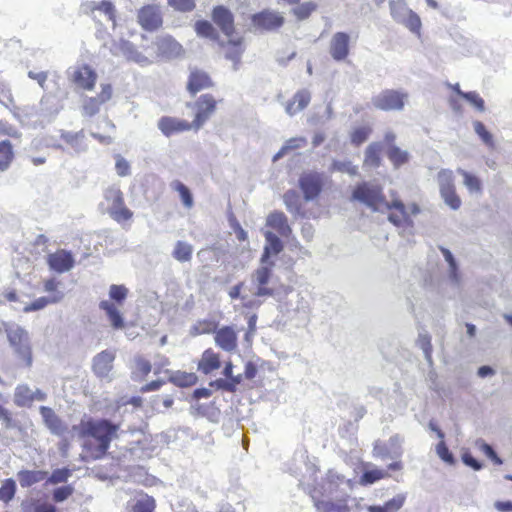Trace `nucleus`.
<instances>
[{
  "instance_id": "obj_1",
  "label": "nucleus",
  "mask_w": 512,
  "mask_h": 512,
  "mask_svg": "<svg viewBox=\"0 0 512 512\" xmlns=\"http://www.w3.org/2000/svg\"><path fill=\"white\" fill-rule=\"evenodd\" d=\"M72 429L81 441L82 459L96 461L107 455L120 426L104 418L83 417Z\"/></svg>"
},
{
  "instance_id": "obj_2",
  "label": "nucleus",
  "mask_w": 512,
  "mask_h": 512,
  "mask_svg": "<svg viewBox=\"0 0 512 512\" xmlns=\"http://www.w3.org/2000/svg\"><path fill=\"white\" fill-rule=\"evenodd\" d=\"M3 328L14 352L22 360L25 367H30L33 357L28 332L21 326L8 322H3Z\"/></svg>"
},
{
  "instance_id": "obj_3",
  "label": "nucleus",
  "mask_w": 512,
  "mask_h": 512,
  "mask_svg": "<svg viewBox=\"0 0 512 512\" xmlns=\"http://www.w3.org/2000/svg\"><path fill=\"white\" fill-rule=\"evenodd\" d=\"M351 200L363 203L373 211H381L387 202L382 187L366 181L354 187Z\"/></svg>"
},
{
  "instance_id": "obj_4",
  "label": "nucleus",
  "mask_w": 512,
  "mask_h": 512,
  "mask_svg": "<svg viewBox=\"0 0 512 512\" xmlns=\"http://www.w3.org/2000/svg\"><path fill=\"white\" fill-rule=\"evenodd\" d=\"M383 208L389 210L388 220L397 227L413 226L412 216L420 213L417 203L405 205L399 198H393L391 202L387 201Z\"/></svg>"
},
{
  "instance_id": "obj_5",
  "label": "nucleus",
  "mask_w": 512,
  "mask_h": 512,
  "mask_svg": "<svg viewBox=\"0 0 512 512\" xmlns=\"http://www.w3.org/2000/svg\"><path fill=\"white\" fill-rule=\"evenodd\" d=\"M218 101L212 94L206 93L196 99L191 104L188 103V107H193L195 115L191 121L194 126V131H198L216 112Z\"/></svg>"
},
{
  "instance_id": "obj_6",
  "label": "nucleus",
  "mask_w": 512,
  "mask_h": 512,
  "mask_svg": "<svg viewBox=\"0 0 512 512\" xmlns=\"http://www.w3.org/2000/svg\"><path fill=\"white\" fill-rule=\"evenodd\" d=\"M408 94L394 89H385L372 98L373 106L382 111H400L404 108Z\"/></svg>"
},
{
  "instance_id": "obj_7",
  "label": "nucleus",
  "mask_w": 512,
  "mask_h": 512,
  "mask_svg": "<svg viewBox=\"0 0 512 512\" xmlns=\"http://www.w3.org/2000/svg\"><path fill=\"white\" fill-rule=\"evenodd\" d=\"M437 179L444 202L451 209L458 210L461 206V199L456 193L453 172L448 169H442L438 172Z\"/></svg>"
},
{
  "instance_id": "obj_8",
  "label": "nucleus",
  "mask_w": 512,
  "mask_h": 512,
  "mask_svg": "<svg viewBox=\"0 0 512 512\" xmlns=\"http://www.w3.org/2000/svg\"><path fill=\"white\" fill-rule=\"evenodd\" d=\"M298 185L305 201L315 200L323 190V174L316 171L303 172L299 177Z\"/></svg>"
},
{
  "instance_id": "obj_9",
  "label": "nucleus",
  "mask_w": 512,
  "mask_h": 512,
  "mask_svg": "<svg viewBox=\"0 0 512 512\" xmlns=\"http://www.w3.org/2000/svg\"><path fill=\"white\" fill-rule=\"evenodd\" d=\"M113 96V88L111 84H101V90L96 96L85 97L82 101L81 112L85 117H93L97 115L101 107L109 102Z\"/></svg>"
},
{
  "instance_id": "obj_10",
  "label": "nucleus",
  "mask_w": 512,
  "mask_h": 512,
  "mask_svg": "<svg viewBox=\"0 0 512 512\" xmlns=\"http://www.w3.org/2000/svg\"><path fill=\"white\" fill-rule=\"evenodd\" d=\"M137 20L146 31H155L163 24L160 7L156 4L144 5L138 10Z\"/></svg>"
},
{
  "instance_id": "obj_11",
  "label": "nucleus",
  "mask_w": 512,
  "mask_h": 512,
  "mask_svg": "<svg viewBox=\"0 0 512 512\" xmlns=\"http://www.w3.org/2000/svg\"><path fill=\"white\" fill-rule=\"evenodd\" d=\"M251 20L256 28L265 31L278 30L285 23L284 17L279 12L269 9L253 14Z\"/></svg>"
},
{
  "instance_id": "obj_12",
  "label": "nucleus",
  "mask_w": 512,
  "mask_h": 512,
  "mask_svg": "<svg viewBox=\"0 0 512 512\" xmlns=\"http://www.w3.org/2000/svg\"><path fill=\"white\" fill-rule=\"evenodd\" d=\"M98 79L96 71L88 64H82L73 70L70 80L78 88L84 91H92Z\"/></svg>"
},
{
  "instance_id": "obj_13",
  "label": "nucleus",
  "mask_w": 512,
  "mask_h": 512,
  "mask_svg": "<svg viewBox=\"0 0 512 512\" xmlns=\"http://www.w3.org/2000/svg\"><path fill=\"white\" fill-rule=\"evenodd\" d=\"M213 86V79L208 72L197 67L190 69L186 83V89L190 95L194 96L198 92L210 89Z\"/></svg>"
},
{
  "instance_id": "obj_14",
  "label": "nucleus",
  "mask_w": 512,
  "mask_h": 512,
  "mask_svg": "<svg viewBox=\"0 0 512 512\" xmlns=\"http://www.w3.org/2000/svg\"><path fill=\"white\" fill-rule=\"evenodd\" d=\"M214 24L225 34L230 37L235 32L234 15L227 7L223 5L215 6L211 13Z\"/></svg>"
},
{
  "instance_id": "obj_15",
  "label": "nucleus",
  "mask_w": 512,
  "mask_h": 512,
  "mask_svg": "<svg viewBox=\"0 0 512 512\" xmlns=\"http://www.w3.org/2000/svg\"><path fill=\"white\" fill-rule=\"evenodd\" d=\"M158 129L162 132L166 137H171L172 135L194 130V126L192 122H188L187 120L178 119L176 117L171 116H163L158 120Z\"/></svg>"
},
{
  "instance_id": "obj_16",
  "label": "nucleus",
  "mask_w": 512,
  "mask_h": 512,
  "mask_svg": "<svg viewBox=\"0 0 512 512\" xmlns=\"http://www.w3.org/2000/svg\"><path fill=\"white\" fill-rule=\"evenodd\" d=\"M272 267L273 263H270L269 266H261L257 268L253 273V282L257 286V290L255 292L256 296L263 297L272 296L274 294V289L268 286L272 278Z\"/></svg>"
},
{
  "instance_id": "obj_17",
  "label": "nucleus",
  "mask_w": 512,
  "mask_h": 512,
  "mask_svg": "<svg viewBox=\"0 0 512 512\" xmlns=\"http://www.w3.org/2000/svg\"><path fill=\"white\" fill-rule=\"evenodd\" d=\"M39 412L43 419L44 425L52 434L59 437L64 436L68 430V427L51 407L40 406Z\"/></svg>"
},
{
  "instance_id": "obj_18",
  "label": "nucleus",
  "mask_w": 512,
  "mask_h": 512,
  "mask_svg": "<svg viewBox=\"0 0 512 512\" xmlns=\"http://www.w3.org/2000/svg\"><path fill=\"white\" fill-rule=\"evenodd\" d=\"M154 44L158 54L163 58L172 59L184 54L182 45L170 35L158 37Z\"/></svg>"
},
{
  "instance_id": "obj_19",
  "label": "nucleus",
  "mask_w": 512,
  "mask_h": 512,
  "mask_svg": "<svg viewBox=\"0 0 512 512\" xmlns=\"http://www.w3.org/2000/svg\"><path fill=\"white\" fill-rule=\"evenodd\" d=\"M350 37L345 32H336L330 41L329 52L335 61H344L350 52Z\"/></svg>"
},
{
  "instance_id": "obj_20",
  "label": "nucleus",
  "mask_w": 512,
  "mask_h": 512,
  "mask_svg": "<svg viewBox=\"0 0 512 512\" xmlns=\"http://www.w3.org/2000/svg\"><path fill=\"white\" fill-rule=\"evenodd\" d=\"M215 344L226 352H232L238 346V334L232 326H223L215 332Z\"/></svg>"
},
{
  "instance_id": "obj_21",
  "label": "nucleus",
  "mask_w": 512,
  "mask_h": 512,
  "mask_svg": "<svg viewBox=\"0 0 512 512\" xmlns=\"http://www.w3.org/2000/svg\"><path fill=\"white\" fill-rule=\"evenodd\" d=\"M115 353L110 350H104L93 358L92 370L99 378H106L113 369Z\"/></svg>"
},
{
  "instance_id": "obj_22",
  "label": "nucleus",
  "mask_w": 512,
  "mask_h": 512,
  "mask_svg": "<svg viewBox=\"0 0 512 512\" xmlns=\"http://www.w3.org/2000/svg\"><path fill=\"white\" fill-rule=\"evenodd\" d=\"M58 148L62 150L71 149L79 152L85 147V133L83 130L78 132L62 130L59 135Z\"/></svg>"
},
{
  "instance_id": "obj_23",
  "label": "nucleus",
  "mask_w": 512,
  "mask_h": 512,
  "mask_svg": "<svg viewBox=\"0 0 512 512\" xmlns=\"http://www.w3.org/2000/svg\"><path fill=\"white\" fill-rule=\"evenodd\" d=\"M47 263L52 270L58 273H63L69 271L73 267L74 258L71 252L59 249L48 255Z\"/></svg>"
},
{
  "instance_id": "obj_24",
  "label": "nucleus",
  "mask_w": 512,
  "mask_h": 512,
  "mask_svg": "<svg viewBox=\"0 0 512 512\" xmlns=\"http://www.w3.org/2000/svg\"><path fill=\"white\" fill-rule=\"evenodd\" d=\"M221 367L220 354L212 348L204 350L198 361L197 368L204 375H209Z\"/></svg>"
},
{
  "instance_id": "obj_25",
  "label": "nucleus",
  "mask_w": 512,
  "mask_h": 512,
  "mask_svg": "<svg viewBox=\"0 0 512 512\" xmlns=\"http://www.w3.org/2000/svg\"><path fill=\"white\" fill-rule=\"evenodd\" d=\"M85 9L86 13L92 17H95L96 11L103 13L112 22L113 27L116 26V8L111 1L89 2L86 4Z\"/></svg>"
},
{
  "instance_id": "obj_26",
  "label": "nucleus",
  "mask_w": 512,
  "mask_h": 512,
  "mask_svg": "<svg viewBox=\"0 0 512 512\" xmlns=\"http://www.w3.org/2000/svg\"><path fill=\"white\" fill-rule=\"evenodd\" d=\"M283 201L287 210L294 216L307 217V212L303 207V199L295 190H288L283 195Z\"/></svg>"
},
{
  "instance_id": "obj_27",
  "label": "nucleus",
  "mask_w": 512,
  "mask_h": 512,
  "mask_svg": "<svg viewBox=\"0 0 512 512\" xmlns=\"http://www.w3.org/2000/svg\"><path fill=\"white\" fill-rule=\"evenodd\" d=\"M267 226L275 230L281 236L287 237L291 234L286 215L281 211H274L267 217Z\"/></svg>"
},
{
  "instance_id": "obj_28",
  "label": "nucleus",
  "mask_w": 512,
  "mask_h": 512,
  "mask_svg": "<svg viewBox=\"0 0 512 512\" xmlns=\"http://www.w3.org/2000/svg\"><path fill=\"white\" fill-rule=\"evenodd\" d=\"M311 95L308 90H300L295 93L293 98L289 100L285 106V110L289 115H295L299 111L305 109L310 103Z\"/></svg>"
},
{
  "instance_id": "obj_29",
  "label": "nucleus",
  "mask_w": 512,
  "mask_h": 512,
  "mask_svg": "<svg viewBox=\"0 0 512 512\" xmlns=\"http://www.w3.org/2000/svg\"><path fill=\"white\" fill-rule=\"evenodd\" d=\"M48 473L44 470H28L18 471L17 478L22 488H28L43 481Z\"/></svg>"
},
{
  "instance_id": "obj_30",
  "label": "nucleus",
  "mask_w": 512,
  "mask_h": 512,
  "mask_svg": "<svg viewBox=\"0 0 512 512\" xmlns=\"http://www.w3.org/2000/svg\"><path fill=\"white\" fill-rule=\"evenodd\" d=\"M382 145L379 142L370 143L366 150L363 165L368 168H378L382 163Z\"/></svg>"
},
{
  "instance_id": "obj_31",
  "label": "nucleus",
  "mask_w": 512,
  "mask_h": 512,
  "mask_svg": "<svg viewBox=\"0 0 512 512\" xmlns=\"http://www.w3.org/2000/svg\"><path fill=\"white\" fill-rule=\"evenodd\" d=\"M108 215L118 224L124 225L130 222L133 218V211H131L125 204V199L122 204L107 207Z\"/></svg>"
},
{
  "instance_id": "obj_32",
  "label": "nucleus",
  "mask_w": 512,
  "mask_h": 512,
  "mask_svg": "<svg viewBox=\"0 0 512 512\" xmlns=\"http://www.w3.org/2000/svg\"><path fill=\"white\" fill-rule=\"evenodd\" d=\"M14 403L18 407H31L33 404V391L27 384H20L14 391Z\"/></svg>"
},
{
  "instance_id": "obj_33",
  "label": "nucleus",
  "mask_w": 512,
  "mask_h": 512,
  "mask_svg": "<svg viewBox=\"0 0 512 512\" xmlns=\"http://www.w3.org/2000/svg\"><path fill=\"white\" fill-rule=\"evenodd\" d=\"M265 237L267 240V245L264 248V253L261 258L262 263L266 262L271 254L276 255L283 249L281 240L274 233L266 232Z\"/></svg>"
},
{
  "instance_id": "obj_34",
  "label": "nucleus",
  "mask_w": 512,
  "mask_h": 512,
  "mask_svg": "<svg viewBox=\"0 0 512 512\" xmlns=\"http://www.w3.org/2000/svg\"><path fill=\"white\" fill-rule=\"evenodd\" d=\"M14 160L13 145L9 140L0 141V171L7 170Z\"/></svg>"
},
{
  "instance_id": "obj_35",
  "label": "nucleus",
  "mask_w": 512,
  "mask_h": 512,
  "mask_svg": "<svg viewBox=\"0 0 512 512\" xmlns=\"http://www.w3.org/2000/svg\"><path fill=\"white\" fill-rule=\"evenodd\" d=\"M99 306L102 310H104L107 313L113 328L121 329L124 327V321L122 319V316L114 304L108 301H101Z\"/></svg>"
},
{
  "instance_id": "obj_36",
  "label": "nucleus",
  "mask_w": 512,
  "mask_h": 512,
  "mask_svg": "<svg viewBox=\"0 0 512 512\" xmlns=\"http://www.w3.org/2000/svg\"><path fill=\"white\" fill-rule=\"evenodd\" d=\"M60 301H61V295L60 294L50 295L48 297H39L36 300H34L33 302L27 304L23 308V311L25 313H29V312H33V311H38V310H41V309L45 308L48 304L58 303Z\"/></svg>"
},
{
  "instance_id": "obj_37",
  "label": "nucleus",
  "mask_w": 512,
  "mask_h": 512,
  "mask_svg": "<svg viewBox=\"0 0 512 512\" xmlns=\"http://www.w3.org/2000/svg\"><path fill=\"white\" fill-rule=\"evenodd\" d=\"M387 157L395 168H399L409 160L408 152L394 145L390 146L387 150Z\"/></svg>"
},
{
  "instance_id": "obj_38",
  "label": "nucleus",
  "mask_w": 512,
  "mask_h": 512,
  "mask_svg": "<svg viewBox=\"0 0 512 512\" xmlns=\"http://www.w3.org/2000/svg\"><path fill=\"white\" fill-rule=\"evenodd\" d=\"M193 254V247L191 244L178 241L175 244L174 250H173V257L178 260L179 262H187L190 261Z\"/></svg>"
},
{
  "instance_id": "obj_39",
  "label": "nucleus",
  "mask_w": 512,
  "mask_h": 512,
  "mask_svg": "<svg viewBox=\"0 0 512 512\" xmlns=\"http://www.w3.org/2000/svg\"><path fill=\"white\" fill-rule=\"evenodd\" d=\"M104 200L107 203V207L122 204L124 194L120 187L116 185L109 186L104 190Z\"/></svg>"
},
{
  "instance_id": "obj_40",
  "label": "nucleus",
  "mask_w": 512,
  "mask_h": 512,
  "mask_svg": "<svg viewBox=\"0 0 512 512\" xmlns=\"http://www.w3.org/2000/svg\"><path fill=\"white\" fill-rule=\"evenodd\" d=\"M156 509L155 499L146 494L141 493V497L133 505V512H154Z\"/></svg>"
},
{
  "instance_id": "obj_41",
  "label": "nucleus",
  "mask_w": 512,
  "mask_h": 512,
  "mask_svg": "<svg viewBox=\"0 0 512 512\" xmlns=\"http://www.w3.org/2000/svg\"><path fill=\"white\" fill-rule=\"evenodd\" d=\"M243 379L244 374L232 375L228 380L217 379L215 382L211 383V385H215L218 389L233 393L236 391L237 386L242 383Z\"/></svg>"
},
{
  "instance_id": "obj_42",
  "label": "nucleus",
  "mask_w": 512,
  "mask_h": 512,
  "mask_svg": "<svg viewBox=\"0 0 512 512\" xmlns=\"http://www.w3.org/2000/svg\"><path fill=\"white\" fill-rule=\"evenodd\" d=\"M16 482L12 478L5 479L0 487V501L8 504L16 494Z\"/></svg>"
},
{
  "instance_id": "obj_43",
  "label": "nucleus",
  "mask_w": 512,
  "mask_h": 512,
  "mask_svg": "<svg viewBox=\"0 0 512 512\" xmlns=\"http://www.w3.org/2000/svg\"><path fill=\"white\" fill-rule=\"evenodd\" d=\"M372 133V128L368 125L354 128L350 133V141L354 146L363 144Z\"/></svg>"
},
{
  "instance_id": "obj_44",
  "label": "nucleus",
  "mask_w": 512,
  "mask_h": 512,
  "mask_svg": "<svg viewBox=\"0 0 512 512\" xmlns=\"http://www.w3.org/2000/svg\"><path fill=\"white\" fill-rule=\"evenodd\" d=\"M195 30L198 35L217 40L219 35L213 25L207 20H199L195 23Z\"/></svg>"
},
{
  "instance_id": "obj_45",
  "label": "nucleus",
  "mask_w": 512,
  "mask_h": 512,
  "mask_svg": "<svg viewBox=\"0 0 512 512\" xmlns=\"http://www.w3.org/2000/svg\"><path fill=\"white\" fill-rule=\"evenodd\" d=\"M171 187L179 193L183 205L190 209L193 206V197L189 188L178 180L174 181Z\"/></svg>"
},
{
  "instance_id": "obj_46",
  "label": "nucleus",
  "mask_w": 512,
  "mask_h": 512,
  "mask_svg": "<svg viewBox=\"0 0 512 512\" xmlns=\"http://www.w3.org/2000/svg\"><path fill=\"white\" fill-rule=\"evenodd\" d=\"M228 51L226 52V58L233 61L235 64L240 62V58L243 52L242 39L236 41L230 40L227 43Z\"/></svg>"
},
{
  "instance_id": "obj_47",
  "label": "nucleus",
  "mask_w": 512,
  "mask_h": 512,
  "mask_svg": "<svg viewBox=\"0 0 512 512\" xmlns=\"http://www.w3.org/2000/svg\"><path fill=\"white\" fill-rule=\"evenodd\" d=\"M317 9V4L314 2H304L299 4L295 8L292 9V13L298 20L307 19L315 10Z\"/></svg>"
},
{
  "instance_id": "obj_48",
  "label": "nucleus",
  "mask_w": 512,
  "mask_h": 512,
  "mask_svg": "<svg viewBox=\"0 0 512 512\" xmlns=\"http://www.w3.org/2000/svg\"><path fill=\"white\" fill-rule=\"evenodd\" d=\"M71 475V469L67 467L58 468L52 471L51 475L47 479V483L52 485L65 483L67 482Z\"/></svg>"
},
{
  "instance_id": "obj_49",
  "label": "nucleus",
  "mask_w": 512,
  "mask_h": 512,
  "mask_svg": "<svg viewBox=\"0 0 512 512\" xmlns=\"http://www.w3.org/2000/svg\"><path fill=\"white\" fill-rule=\"evenodd\" d=\"M389 474L381 469H372L365 471L363 475L361 476V483L362 484H373L376 481H379L381 479H384L388 477Z\"/></svg>"
},
{
  "instance_id": "obj_50",
  "label": "nucleus",
  "mask_w": 512,
  "mask_h": 512,
  "mask_svg": "<svg viewBox=\"0 0 512 512\" xmlns=\"http://www.w3.org/2000/svg\"><path fill=\"white\" fill-rule=\"evenodd\" d=\"M458 96H460L461 98L470 102L472 105L475 106V108L478 111H480V112L484 111V109H485L484 100L480 97V95L477 92L458 91Z\"/></svg>"
},
{
  "instance_id": "obj_51",
  "label": "nucleus",
  "mask_w": 512,
  "mask_h": 512,
  "mask_svg": "<svg viewBox=\"0 0 512 512\" xmlns=\"http://www.w3.org/2000/svg\"><path fill=\"white\" fill-rule=\"evenodd\" d=\"M194 330L196 334L199 335L211 333L215 335V332L217 331V323L209 319L200 320L195 324Z\"/></svg>"
},
{
  "instance_id": "obj_52",
  "label": "nucleus",
  "mask_w": 512,
  "mask_h": 512,
  "mask_svg": "<svg viewBox=\"0 0 512 512\" xmlns=\"http://www.w3.org/2000/svg\"><path fill=\"white\" fill-rule=\"evenodd\" d=\"M464 179V184L470 192L479 193L482 190V184L478 177L466 171H460Z\"/></svg>"
},
{
  "instance_id": "obj_53",
  "label": "nucleus",
  "mask_w": 512,
  "mask_h": 512,
  "mask_svg": "<svg viewBox=\"0 0 512 512\" xmlns=\"http://www.w3.org/2000/svg\"><path fill=\"white\" fill-rule=\"evenodd\" d=\"M152 365L149 360L142 356L135 358V373L142 379L146 378L151 372Z\"/></svg>"
},
{
  "instance_id": "obj_54",
  "label": "nucleus",
  "mask_w": 512,
  "mask_h": 512,
  "mask_svg": "<svg viewBox=\"0 0 512 512\" xmlns=\"http://www.w3.org/2000/svg\"><path fill=\"white\" fill-rule=\"evenodd\" d=\"M74 493L72 485H64L57 487L53 490L52 499L54 502L59 503L67 500Z\"/></svg>"
},
{
  "instance_id": "obj_55",
  "label": "nucleus",
  "mask_w": 512,
  "mask_h": 512,
  "mask_svg": "<svg viewBox=\"0 0 512 512\" xmlns=\"http://www.w3.org/2000/svg\"><path fill=\"white\" fill-rule=\"evenodd\" d=\"M167 3L174 10L179 12H191L196 7L194 0H167Z\"/></svg>"
},
{
  "instance_id": "obj_56",
  "label": "nucleus",
  "mask_w": 512,
  "mask_h": 512,
  "mask_svg": "<svg viewBox=\"0 0 512 512\" xmlns=\"http://www.w3.org/2000/svg\"><path fill=\"white\" fill-rule=\"evenodd\" d=\"M474 130L477 135L481 138V140L488 146H494L493 136L486 129L485 125L480 121L474 122Z\"/></svg>"
},
{
  "instance_id": "obj_57",
  "label": "nucleus",
  "mask_w": 512,
  "mask_h": 512,
  "mask_svg": "<svg viewBox=\"0 0 512 512\" xmlns=\"http://www.w3.org/2000/svg\"><path fill=\"white\" fill-rule=\"evenodd\" d=\"M128 289L124 285L113 284L109 289V296L117 303L121 304L127 297Z\"/></svg>"
},
{
  "instance_id": "obj_58",
  "label": "nucleus",
  "mask_w": 512,
  "mask_h": 512,
  "mask_svg": "<svg viewBox=\"0 0 512 512\" xmlns=\"http://www.w3.org/2000/svg\"><path fill=\"white\" fill-rule=\"evenodd\" d=\"M173 381L181 387H188L196 384L197 376L194 373H180L173 377Z\"/></svg>"
},
{
  "instance_id": "obj_59",
  "label": "nucleus",
  "mask_w": 512,
  "mask_h": 512,
  "mask_svg": "<svg viewBox=\"0 0 512 512\" xmlns=\"http://www.w3.org/2000/svg\"><path fill=\"white\" fill-rule=\"evenodd\" d=\"M330 171H339V172H346L351 175H354L357 173V168L351 164L349 161H333L330 166Z\"/></svg>"
},
{
  "instance_id": "obj_60",
  "label": "nucleus",
  "mask_w": 512,
  "mask_h": 512,
  "mask_svg": "<svg viewBox=\"0 0 512 512\" xmlns=\"http://www.w3.org/2000/svg\"><path fill=\"white\" fill-rule=\"evenodd\" d=\"M480 450L489 458L492 460V462L495 465H501L503 463L502 459L497 455V453L494 451L492 446L485 442H480L478 444Z\"/></svg>"
},
{
  "instance_id": "obj_61",
  "label": "nucleus",
  "mask_w": 512,
  "mask_h": 512,
  "mask_svg": "<svg viewBox=\"0 0 512 512\" xmlns=\"http://www.w3.org/2000/svg\"><path fill=\"white\" fill-rule=\"evenodd\" d=\"M59 286H60V281L56 280L55 278H49L44 281V290L47 293H50V295L60 294L61 300H62L64 297V294H63V292H61L59 290Z\"/></svg>"
},
{
  "instance_id": "obj_62",
  "label": "nucleus",
  "mask_w": 512,
  "mask_h": 512,
  "mask_svg": "<svg viewBox=\"0 0 512 512\" xmlns=\"http://www.w3.org/2000/svg\"><path fill=\"white\" fill-rule=\"evenodd\" d=\"M436 450H437V454L438 456L445 462L447 463H453L454 462V458H453V455L452 453L449 451L447 445L445 444L444 441H441L437 444V447H436Z\"/></svg>"
},
{
  "instance_id": "obj_63",
  "label": "nucleus",
  "mask_w": 512,
  "mask_h": 512,
  "mask_svg": "<svg viewBox=\"0 0 512 512\" xmlns=\"http://www.w3.org/2000/svg\"><path fill=\"white\" fill-rule=\"evenodd\" d=\"M116 172L119 176L124 177L130 174V164L123 157H118L115 164Z\"/></svg>"
},
{
  "instance_id": "obj_64",
  "label": "nucleus",
  "mask_w": 512,
  "mask_h": 512,
  "mask_svg": "<svg viewBox=\"0 0 512 512\" xmlns=\"http://www.w3.org/2000/svg\"><path fill=\"white\" fill-rule=\"evenodd\" d=\"M324 512H348L346 504H337L331 501L323 504Z\"/></svg>"
}]
</instances>
